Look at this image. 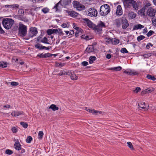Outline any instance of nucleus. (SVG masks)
I'll use <instances>...</instances> for the list:
<instances>
[{"mask_svg": "<svg viewBox=\"0 0 156 156\" xmlns=\"http://www.w3.org/2000/svg\"><path fill=\"white\" fill-rule=\"evenodd\" d=\"M14 22V20L12 19L5 18L3 19L2 23L5 29H9L11 28Z\"/></svg>", "mask_w": 156, "mask_h": 156, "instance_id": "f257e3e1", "label": "nucleus"}, {"mask_svg": "<svg viewBox=\"0 0 156 156\" xmlns=\"http://www.w3.org/2000/svg\"><path fill=\"white\" fill-rule=\"evenodd\" d=\"M109 6L107 4L102 5L100 9V14L101 16H105L110 12Z\"/></svg>", "mask_w": 156, "mask_h": 156, "instance_id": "f03ea898", "label": "nucleus"}, {"mask_svg": "<svg viewBox=\"0 0 156 156\" xmlns=\"http://www.w3.org/2000/svg\"><path fill=\"white\" fill-rule=\"evenodd\" d=\"M27 33V27L23 24L20 23L19 27V34L22 37L25 36Z\"/></svg>", "mask_w": 156, "mask_h": 156, "instance_id": "7ed1b4c3", "label": "nucleus"}, {"mask_svg": "<svg viewBox=\"0 0 156 156\" xmlns=\"http://www.w3.org/2000/svg\"><path fill=\"white\" fill-rule=\"evenodd\" d=\"M37 33L38 31L36 28L33 27L30 28L29 30L27 36L26 37V39L28 40L30 38H32L36 36Z\"/></svg>", "mask_w": 156, "mask_h": 156, "instance_id": "20e7f679", "label": "nucleus"}, {"mask_svg": "<svg viewBox=\"0 0 156 156\" xmlns=\"http://www.w3.org/2000/svg\"><path fill=\"white\" fill-rule=\"evenodd\" d=\"M105 27V24L102 21H100L98 22L97 26L94 24V27L91 28H93L96 32L100 33L102 31V28Z\"/></svg>", "mask_w": 156, "mask_h": 156, "instance_id": "39448f33", "label": "nucleus"}, {"mask_svg": "<svg viewBox=\"0 0 156 156\" xmlns=\"http://www.w3.org/2000/svg\"><path fill=\"white\" fill-rule=\"evenodd\" d=\"M73 4L74 7L76 8L78 10L81 11L84 9L85 6L76 1H74Z\"/></svg>", "mask_w": 156, "mask_h": 156, "instance_id": "423d86ee", "label": "nucleus"}, {"mask_svg": "<svg viewBox=\"0 0 156 156\" xmlns=\"http://www.w3.org/2000/svg\"><path fill=\"white\" fill-rule=\"evenodd\" d=\"M156 10L152 7L149 8L147 11V14L149 17H154L155 15Z\"/></svg>", "mask_w": 156, "mask_h": 156, "instance_id": "0eeeda50", "label": "nucleus"}, {"mask_svg": "<svg viewBox=\"0 0 156 156\" xmlns=\"http://www.w3.org/2000/svg\"><path fill=\"white\" fill-rule=\"evenodd\" d=\"M81 21L85 25H87L90 28H91L94 27V24L88 19L83 18L81 19Z\"/></svg>", "mask_w": 156, "mask_h": 156, "instance_id": "6e6552de", "label": "nucleus"}, {"mask_svg": "<svg viewBox=\"0 0 156 156\" xmlns=\"http://www.w3.org/2000/svg\"><path fill=\"white\" fill-rule=\"evenodd\" d=\"M98 14V12L96 9L93 8L89 9L88 15L91 17H96Z\"/></svg>", "mask_w": 156, "mask_h": 156, "instance_id": "1a4fd4ad", "label": "nucleus"}, {"mask_svg": "<svg viewBox=\"0 0 156 156\" xmlns=\"http://www.w3.org/2000/svg\"><path fill=\"white\" fill-rule=\"evenodd\" d=\"M123 3L125 7L129 8L133 3H134V0H124Z\"/></svg>", "mask_w": 156, "mask_h": 156, "instance_id": "9d476101", "label": "nucleus"}, {"mask_svg": "<svg viewBox=\"0 0 156 156\" xmlns=\"http://www.w3.org/2000/svg\"><path fill=\"white\" fill-rule=\"evenodd\" d=\"M36 48H37L40 50H43L45 49L46 50H48L50 49V48H51V47H46L45 46H42V45L39 43H37L34 45Z\"/></svg>", "mask_w": 156, "mask_h": 156, "instance_id": "9b49d317", "label": "nucleus"}, {"mask_svg": "<svg viewBox=\"0 0 156 156\" xmlns=\"http://www.w3.org/2000/svg\"><path fill=\"white\" fill-rule=\"evenodd\" d=\"M138 107L139 108L145 109V110H147L149 108V105L146 104L145 102H142L138 104Z\"/></svg>", "mask_w": 156, "mask_h": 156, "instance_id": "f8f14e48", "label": "nucleus"}, {"mask_svg": "<svg viewBox=\"0 0 156 156\" xmlns=\"http://www.w3.org/2000/svg\"><path fill=\"white\" fill-rule=\"evenodd\" d=\"M122 28L123 29H126L129 26L127 20L125 18H122Z\"/></svg>", "mask_w": 156, "mask_h": 156, "instance_id": "ddd939ff", "label": "nucleus"}, {"mask_svg": "<svg viewBox=\"0 0 156 156\" xmlns=\"http://www.w3.org/2000/svg\"><path fill=\"white\" fill-rule=\"evenodd\" d=\"M154 90V88L152 87H149L147 89H145L144 90L142 91L141 93V94L143 95L145 94L149 93L153 91Z\"/></svg>", "mask_w": 156, "mask_h": 156, "instance_id": "4468645a", "label": "nucleus"}, {"mask_svg": "<svg viewBox=\"0 0 156 156\" xmlns=\"http://www.w3.org/2000/svg\"><path fill=\"white\" fill-rule=\"evenodd\" d=\"M116 14V15L118 16H121L122 14V7L120 5H118L117 6Z\"/></svg>", "mask_w": 156, "mask_h": 156, "instance_id": "2eb2a0df", "label": "nucleus"}, {"mask_svg": "<svg viewBox=\"0 0 156 156\" xmlns=\"http://www.w3.org/2000/svg\"><path fill=\"white\" fill-rule=\"evenodd\" d=\"M51 55L49 53H47L45 54L43 53L39 54L37 56L41 58H46L50 57Z\"/></svg>", "mask_w": 156, "mask_h": 156, "instance_id": "dca6fc26", "label": "nucleus"}, {"mask_svg": "<svg viewBox=\"0 0 156 156\" xmlns=\"http://www.w3.org/2000/svg\"><path fill=\"white\" fill-rule=\"evenodd\" d=\"M60 1L62 5L65 6L70 3L71 0H61Z\"/></svg>", "mask_w": 156, "mask_h": 156, "instance_id": "f3484780", "label": "nucleus"}, {"mask_svg": "<svg viewBox=\"0 0 156 156\" xmlns=\"http://www.w3.org/2000/svg\"><path fill=\"white\" fill-rule=\"evenodd\" d=\"M94 46L92 45L88 46L85 50V52L87 53H90L94 51Z\"/></svg>", "mask_w": 156, "mask_h": 156, "instance_id": "a211bd4d", "label": "nucleus"}, {"mask_svg": "<svg viewBox=\"0 0 156 156\" xmlns=\"http://www.w3.org/2000/svg\"><path fill=\"white\" fill-rule=\"evenodd\" d=\"M23 113L22 112L13 111L12 112L11 115L13 116L16 117L23 114Z\"/></svg>", "mask_w": 156, "mask_h": 156, "instance_id": "6ab92c4d", "label": "nucleus"}, {"mask_svg": "<svg viewBox=\"0 0 156 156\" xmlns=\"http://www.w3.org/2000/svg\"><path fill=\"white\" fill-rule=\"evenodd\" d=\"M123 73H125L128 75H135L138 74V73L133 70H130V71H125Z\"/></svg>", "mask_w": 156, "mask_h": 156, "instance_id": "aec40b11", "label": "nucleus"}, {"mask_svg": "<svg viewBox=\"0 0 156 156\" xmlns=\"http://www.w3.org/2000/svg\"><path fill=\"white\" fill-rule=\"evenodd\" d=\"M14 147L16 150L19 151L21 149V147L20 144L18 140L16 141L14 144Z\"/></svg>", "mask_w": 156, "mask_h": 156, "instance_id": "412c9836", "label": "nucleus"}, {"mask_svg": "<svg viewBox=\"0 0 156 156\" xmlns=\"http://www.w3.org/2000/svg\"><path fill=\"white\" fill-rule=\"evenodd\" d=\"M145 9L144 8H142L138 11V14L141 16H145Z\"/></svg>", "mask_w": 156, "mask_h": 156, "instance_id": "4be33fe9", "label": "nucleus"}, {"mask_svg": "<svg viewBox=\"0 0 156 156\" xmlns=\"http://www.w3.org/2000/svg\"><path fill=\"white\" fill-rule=\"evenodd\" d=\"M69 14L73 17H76L77 16L78 14L77 12L74 11H71L69 12Z\"/></svg>", "mask_w": 156, "mask_h": 156, "instance_id": "5701e85b", "label": "nucleus"}, {"mask_svg": "<svg viewBox=\"0 0 156 156\" xmlns=\"http://www.w3.org/2000/svg\"><path fill=\"white\" fill-rule=\"evenodd\" d=\"M144 26L141 25L140 24H138L134 25L133 27V30H137L139 29H141L144 28Z\"/></svg>", "mask_w": 156, "mask_h": 156, "instance_id": "b1692460", "label": "nucleus"}, {"mask_svg": "<svg viewBox=\"0 0 156 156\" xmlns=\"http://www.w3.org/2000/svg\"><path fill=\"white\" fill-rule=\"evenodd\" d=\"M69 75H70V77L72 80H76L77 79L78 77L75 74L69 73Z\"/></svg>", "mask_w": 156, "mask_h": 156, "instance_id": "393cba45", "label": "nucleus"}, {"mask_svg": "<svg viewBox=\"0 0 156 156\" xmlns=\"http://www.w3.org/2000/svg\"><path fill=\"white\" fill-rule=\"evenodd\" d=\"M129 17L131 19L135 18L136 16V14L133 12H131L128 14Z\"/></svg>", "mask_w": 156, "mask_h": 156, "instance_id": "a878e982", "label": "nucleus"}, {"mask_svg": "<svg viewBox=\"0 0 156 156\" xmlns=\"http://www.w3.org/2000/svg\"><path fill=\"white\" fill-rule=\"evenodd\" d=\"M115 24L117 27H119L122 23V18L121 19H117L115 20Z\"/></svg>", "mask_w": 156, "mask_h": 156, "instance_id": "bb28decb", "label": "nucleus"}, {"mask_svg": "<svg viewBox=\"0 0 156 156\" xmlns=\"http://www.w3.org/2000/svg\"><path fill=\"white\" fill-rule=\"evenodd\" d=\"M49 108L52 109L53 111L57 110L59 109L58 107H57L54 104L51 105L49 107Z\"/></svg>", "mask_w": 156, "mask_h": 156, "instance_id": "cd10ccee", "label": "nucleus"}, {"mask_svg": "<svg viewBox=\"0 0 156 156\" xmlns=\"http://www.w3.org/2000/svg\"><path fill=\"white\" fill-rule=\"evenodd\" d=\"M62 5L61 4V2H60V1H59L58 3L57 4H56L54 6V8L53 9H55V11H57L58 10H59L60 7L59 6V5Z\"/></svg>", "mask_w": 156, "mask_h": 156, "instance_id": "c85d7f7f", "label": "nucleus"}, {"mask_svg": "<svg viewBox=\"0 0 156 156\" xmlns=\"http://www.w3.org/2000/svg\"><path fill=\"white\" fill-rule=\"evenodd\" d=\"M40 41L41 42L43 43L47 44H49L48 42V39L46 37H44L42 39L40 40Z\"/></svg>", "mask_w": 156, "mask_h": 156, "instance_id": "c756f323", "label": "nucleus"}, {"mask_svg": "<svg viewBox=\"0 0 156 156\" xmlns=\"http://www.w3.org/2000/svg\"><path fill=\"white\" fill-rule=\"evenodd\" d=\"M96 59V58L95 56H90L89 57V62L90 63H92L94 61H95Z\"/></svg>", "mask_w": 156, "mask_h": 156, "instance_id": "7c9ffc66", "label": "nucleus"}, {"mask_svg": "<svg viewBox=\"0 0 156 156\" xmlns=\"http://www.w3.org/2000/svg\"><path fill=\"white\" fill-rule=\"evenodd\" d=\"M122 67L120 66H119L117 67L110 68L109 69V70H113L116 71H118L121 70L122 69Z\"/></svg>", "mask_w": 156, "mask_h": 156, "instance_id": "2f4dec72", "label": "nucleus"}, {"mask_svg": "<svg viewBox=\"0 0 156 156\" xmlns=\"http://www.w3.org/2000/svg\"><path fill=\"white\" fill-rule=\"evenodd\" d=\"M82 30L80 28V30H78L75 32V35L76 37L78 36L79 35H81L82 33Z\"/></svg>", "mask_w": 156, "mask_h": 156, "instance_id": "473e14b6", "label": "nucleus"}, {"mask_svg": "<svg viewBox=\"0 0 156 156\" xmlns=\"http://www.w3.org/2000/svg\"><path fill=\"white\" fill-rule=\"evenodd\" d=\"M7 66V64L6 62H0V67L2 68L6 67Z\"/></svg>", "mask_w": 156, "mask_h": 156, "instance_id": "72a5a7b5", "label": "nucleus"}, {"mask_svg": "<svg viewBox=\"0 0 156 156\" xmlns=\"http://www.w3.org/2000/svg\"><path fill=\"white\" fill-rule=\"evenodd\" d=\"M69 72H66L64 70H63L61 71L58 74L59 76H62L63 75H69Z\"/></svg>", "mask_w": 156, "mask_h": 156, "instance_id": "f704fd0d", "label": "nucleus"}, {"mask_svg": "<svg viewBox=\"0 0 156 156\" xmlns=\"http://www.w3.org/2000/svg\"><path fill=\"white\" fill-rule=\"evenodd\" d=\"M147 78L149 79H150L152 80H155L156 79V78H155L154 76L150 75H147Z\"/></svg>", "mask_w": 156, "mask_h": 156, "instance_id": "c9c22d12", "label": "nucleus"}, {"mask_svg": "<svg viewBox=\"0 0 156 156\" xmlns=\"http://www.w3.org/2000/svg\"><path fill=\"white\" fill-rule=\"evenodd\" d=\"M41 11L44 13L46 14L48 13L49 12V9L48 8H44L42 9Z\"/></svg>", "mask_w": 156, "mask_h": 156, "instance_id": "e433bc0d", "label": "nucleus"}, {"mask_svg": "<svg viewBox=\"0 0 156 156\" xmlns=\"http://www.w3.org/2000/svg\"><path fill=\"white\" fill-rule=\"evenodd\" d=\"M20 125L22 126L24 128H26L27 127L28 125L27 122H21L20 123Z\"/></svg>", "mask_w": 156, "mask_h": 156, "instance_id": "4c0bfd02", "label": "nucleus"}, {"mask_svg": "<svg viewBox=\"0 0 156 156\" xmlns=\"http://www.w3.org/2000/svg\"><path fill=\"white\" fill-rule=\"evenodd\" d=\"M111 41V39L108 37H106L104 39V41L106 44H109Z\"/></svg>", "mask_w": 156, "mask_h": 156, "instance_id": "58836bf2", "label": "nucleus"}, {"mask_svg": "<svg viewBox=\"0 0 156 156\" xmlns=\"http://www.w3.org/2000/svg\"><path fill=\"white\" fill-rule=\"evenodd\" d=\"M127 145L128 147L131 150H133L134 149V148L132 143L130 142H128L127 143Z\"/></svg>", "mask_w": 156, "mask_h": 156, "instance_id": "ea45409f", "label": "nucleus"}, {"mask_svg": "<svg viewBox=\"0 0 156 156\" xmlns=\"http://www.w3.org/2000/svg\"><path fill=\"white\" fill-rule=\"evenodd\" d=\"M119 43V40L118 39H114L112 41V43L113 44H117Z\"/></svg>", "mask_w": 156, "mask_h": 156, "instance_id": "a19ab883", "label": "nucleus"}, {"mask_svg": "<svg viewBox=\"0 0 156 156\" xmlns=\"http://www.w3.org/2000/svg\"><path fill=\"white\" fill-rule=\"evenodd\" d=\"M132 6L133 7V8L135 10H138V6L137 5V4H136V3L135 1H134V3H133V4L132 5Z\"/></svg>", "mask_w": 156, "mask_h": 156, "instance_id": "79ce46f5", "label": "nucleus"}, {"mask_svg": "<svg viewBox=\"0 0 156 156\" xmlns=\"http://www.w3.org/2000/svg\"><path fill=\"white\" fill-rule=\"evenodd\" d=\"M145 37L143 35H140L137 37V40L138 41H140L141 40L144 39Z\"/></svg>", "mask_w": 156, "mask_h": 156, "instance_id": "37998d69", "label": "nucleus"}, {"mask_svg": "<svg viewBox=\"0 0 156 156\" xmlns=\"http://www.w3.org/2000/svg\"><path fill=\"white\" fill-rule=\"evenodd\" d=\"M44 133L42 131H40L38 133V136H39V138L40 139H41L42 138V137L43 136Z\"/></svg>", "mask_w": 156, "mask_h": 156, "instance_id": "c03bdc74", "label": "nucleus"}, {"mask_svg": "<svg viewBox=\"0 0 156 156\" xmlns=\"http://www.w3.org/2000/svg\"><path fill=\"white\" fill-rule=\"evenodd\" d=\"M32 140V138L31 136H29L27 137V139L26 140V141L27 143H30L31 141Z\"/></svg>", "mask_w": 156, "mask_h": 156, "instance_id": "a18cd8bd", "label": "nucleus"}, {"mask_svg": "<svg viewBox=\"0 0 156 156\" xmlns=\"http://www.w3.org/2000/svg\"><path fill=\"white\" fill-rule=\"evenodd\" d=\"M5 153L6 154L11 155L12 154L13 152L12 151L10 150L7 149L5 151Z\"/></svg>", "mask_w": 156, "mask_h": 156, "instance_id": "49530a36", "label": "nucleus"}, {"mask_svg": "<svg viewBox=\"0 0 156 156\" xmlns=\"http://www.w3.org/2000/svg\"><path fill=\"white\" fill-rule=\"evenodd\" d=\"M121 52L122 53H127L128 52V51L125 48H122L121 49Z\"/></svg>", "mask_w": 156, "mask_h": 156, "instance_id": "de8ad7c7", "label": "nucleus"}, {"mask_svg": "<svg viewBox=\"0 0 156 156\" xmlns=\"http://www.w3.org/2000/svg\"><path fill=\"white\" fill-rule=\"evenodd\" d=\"M33 10H34V8L32 7L31 8L29 12V13L31 14L32 16H34V13L33 11Z\"/></svg>", "mask_w": 156, "mask_h": 156, "instance_id": "09e8293b", "label": "nucleus"}, {"mask_svg": "<svg viewBox=\"0 0 156 156\" xmlns=\"http://www.w3.org/2000/svg\"><path fill=\"white\" fill-rule=\"evenodd\" d=\"M9 83H10L11 85L14 86H17L19 85V83L16 82H9Z\"/></svg>", "mask_w": 156, "mask_h": 156, "instance_id": "8fccbe9b", "label": "nucleus"}, {"mask_svg": "<svg viewBox=\"0 0 156 156\" xmlns=\"http://www.w3.org/2000/svg\"><path fill=\"white\" fill-rule=\"evenodd\" d=\"M19 5L17 4L11 5V8L16 9L19 7Z\"/></svg>", "mask_w": 156, "mask_h": 156, "instance_id": "3c124183", "label": "nucleus"}, {"mask_svg": "<svg viewBox=\"0 0 156 156\" xmlns=\"http://www.w3.org/2000/svg\"><path fill=\"white\" fill-rule=\"evenodd\" d=\"M154 32L152 30H150L147 34V36L148 37H150L152 35Z\"/></svg>", "mask_w": 156, "mask_h": 156, "instance_id": "603ef678", "label": "nucleus"}, {"mask_svg": "<svg viewBox=\"0 0 156 156\" xmlns=\"http://www.w3.org/2000/svg\"><path fill=\"white\" fill-rule=\"evenodd\" d=\"M58 34L60 36L61 35H63L64 33L62 30L59 29Z\"/></svg>", "mask_w": 156, "mask_h": 156, "instance_id": "864d4df0", "label": "nucleus"}, {"mask_svg": "<svg viewBox=\"0 0 156 156\" xmlns=\"http://www.w3.org/2000/svg\"><path fill=\"white\" fill-rule=\"evenodd\" d=\"M140 90V88L139 87H137L136 89L133 90V91L134 93H137Z\"/></svg>", "mask_w": 156, "mask_h": 156, "instance_id": "5fc2aeb1", "label": "nucleus"}, {"mask_svg": "<svg viewBox=\"0 0 156 156\" xmlns=\"http://www.w3.org/2000/svg\"><path fill=\"white\" fill-rule=\"evenodd\" d=\"M12 130L13 133H16L17 131V129L15 127H13L12 128Z\"/></svg>", "mask_w": 156, "mask_h": 156, "instance_id": "6e6d98bb", "label": "nucleus"}, {"mask_svg": "<svg viewBox=\"0 0 156 156\" xmlns=\"http://www.w3.org/2000/svg\"><path fill=\"white\" fill-rule=\"evenodd\" d=\"M152 22L153 25L156 27V18L153 19L152 20Z\"/></svg>", "mask_w": 156, "mask_h": 156, "instance_id": "4d7b16f0", "label": "nucleus"}, {"mask_svg": "<svg viewBox=\"0 0 156 156\" xmlns=\"http://www.w3.org/2000/svg\"><path fill=\"white\" fill-rule=\"evenodd\" d=\"M91 113L95 115H97V111L95 110L94 109H92V111Z\"/></svg>", "mask_w": 156, "mask_h": 156, "instance_id": "13d9d810", "label": "nucleus"}, {"mask_svg": "<svg viewBox=\"0 0 156 156\" xmlns=\"http://www.w3.org/2000/svg\"><path fill=\"white\" fill-rule=\"evenodd\" d=\"M41 1L42 0H32V2L34 3H40Z\"/></svg>", "mask_w": 156, "mask_h": 156, "instance_id": "bf43d9fd", "label": "nucleus"}, {"mask_svg": "<svg viewBox=\"0 0 156 156\" xmlns=\"http://www.w3.org/2000/svg\"><path fill=\"white\" fill-rule=\"evenodd\" d=\"M88 64V63L87 62L83 61L82 62V65L84 66H86Z\"/></svg>", "mask_w": 156, "mask_h": 156, "instance_id": "052dcab7", "label": "nucleus"}, {"mask_svg": "<svg viewBox=\"0 0 156 156\" xmlns=\"http://www.w3.org/2000/svg\"><path fill=\"white\" fill-rule=\"evenodd\" d=\"M47 33L48 34V35H51L52 34V32L51 31V29H49L47 31Z\"/></svg>", "mask_w": 156, "mask_h": 156, "instance_id": "680f3d73", "label": "nucleus"}, {"mask_svg": "<svg viewBox=\"0 0 156 156\" xmlns=\"http://www.w3.org/2000/svg\"><path fill=\"white\" fill-rule=\"evenodd\" d=\"M143 56L144 57V58H147L150 57V55L149 54H144L143 55Z\"/></svg>", "mask_w": 156, "mask_h": 156, "instance_id": "e2e57ef3", "label": "nucleus"}, {"mask_svg": "<svg viewBox=\"0 0 156 156\" xmlns=\"http://www.w3.org/2000/svg\"><path fill=\"white\" fill-rule=\"evenodd\" d=\"M151 5V4L149 2L147 3L144 6V8L145 9L147 8L148 6Z\"/></svg>", "mask_w": 156, "mask_h": 156, "instance_id": "0e129e2a", "label": "nucleus"}, {"mask_svg": "<svg viewBox=\"0 0 156 156\" xmlns=\"http://www.w3.org/2000/svg\"><path fill=\"white\" fill-rule=\"evenodd\" d=\"M32 7H34V10L35 11H37L38 10H39L40 8V7H34V6H32Z\"/></svg>", "mask_w": 156, "mask_h": 156, "instance_id": "69168bd1", "label": "nucleus"}, {"mask_svg": "<svg viewBox=\"0 0 156 156\" xmlns=\"http://www.w3.org/2000/svg\"><path fill=\"white\" fill-rule=\"evenodd\" d=\"M61 27L64 28L67 27V25L66 23H63L61 25Z\"/></svg>", "mask_w": 156, "mask_h": 156, "instance_id": "338daca9", "label": "nucleus"}, {"mask_svg": "<svg viewBox=\"0 0 156 156\" xmlns=\"http://www.w3.org/2000/svg\"><path fill=\"white\" fill-rule=\"evenodd\" d=\"M18 12L20 14H23L24 13V11L23 9H20L18 11Z\"/></svg>", "mask_w": 156, "mask_h": 156, "instance_id": "774afa93", "label": "nucleus"}]
</instances>
